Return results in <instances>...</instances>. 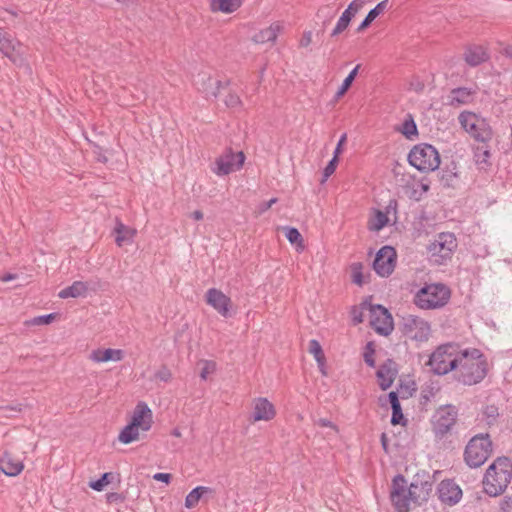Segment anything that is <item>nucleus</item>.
I'll list each match as a JSON object with an SVG mask.
<instances>
[{"instance_id": "obj_52", "label": "nucleus", "mask_w": 512, "mask_h": 512, "mask_svg": "<svg viewBox=\"0 0 512 512\" xmlns=\"http://www.w3.org/2000/svg\"><path fill=\"white\" fill-rule=\"evenodd\" d=\"M224 102L228 108L239 107L242 104L240 97L236 93H229Z\"/></svg>"}, {"instance_id": "obj_47", "label": "nucleus", "mask_w": 512, "mask_h": 512, "mask_svg": "<svg viewBox=\"0 0 512 512\" xmlns=\"http://www.w3.org/2000/svg\"><path fill=\"white\" fill-rule=\"evenodd\" d=\"M362 269L363 265L360 262L353 263L351 265L352 281L358 286H362L365 283Z\"/></svg>"}, {"instance_id": "obj_29", "label": "nucleus", "mask_w": 512, "mask_h": 512, "mask_svg": "<svg viewBox=\"0 0 512 512\" xmlns=\"http://www.w3.org/2000/svg\"><path fill=\"white\" fill-rule=\"evenodd\" d=\"M242 5V0H211L210 9L213 12L233 13Z\"/></svg>"}, {"instance_id": "obj_9", "label": "nucleus", "mask_w": 512, "mask_h": 512, "mask_svg": "<svg viewBox=\"0 0 512 512\" xmlns=\"http://www.w3.org/2000/svg\"><path fill=\"white\" fill-rule=\"evenodd\" d=\"M400 332L417 342H424L429 339L430 325L427 321L414 315L403 316L399 324Z\"/></svg>"}, {"instance_id": "obj_14", "label": "nucleus", "mask_w": 512, "mask_h": 512, "mask_svg": "<svg viewBox=\"0 0 512 512\" xmlns=\"http://www.w3.org/2000/svg\"><path fill=\"white\" fill-rule=\"evenodd\" d=\"M195 85L207 99L217 98L220 93V89L226 88L230 85V80H226L224 82L221 80H214L210 74L200 72L196 77Z\"/></svg>"}, {"instance_id": "obj_31", "label": "nucleus", "mask_w": 512, "mask_h": 512, "mask_svg": "<svg viewBox=\"0 0 512 512\" xmlns=\"http://www.w3.org/2000/svg\"><path fill=\"white\" fill-rule=\"evenodd\" d=\"M206 493H213V489L206 486H197L193 490H191L185 498V507L188 509H192L196 507Z\"/></svg>"}, {"instance_id": "obj_57", "label": "nucleus", "mask_w": 512, "mask_h": 512, "mask_svg": "<svg viewBox=\"0 0 512 512\" xmlns=\"http://www.w3.org/2000/svg\"><path fill=\"white\" fill-rule=\"evenodd\" d=\"M400 394L399 392L396 390V391H391L388 393L387 395V400L388 402L390 403L391 407L392 406H395V405H399L400 404Z\"/></svg>"}, {"instance_id": "obj_32", "label": "nucleus", "mask_w": 512, "mask_h": 512, "mask_svg": "<svg viewBox=\"0 0 512 512\" xmlns=\"http://www.w3.org/2000/svg\"><path fill=\"white\" fill-rule=\"evenodd\" d=\"M490 157H491V152H490V146L488 145V143L483 144L481 146H477L475 148V150H474L475 162L481 169H486V167L491 166V163L489 161Z\"/></svg>"}, {"instance_id": "obj_12", "label": "nucleus", "mask_w": 512, "mask_h": 512, "mask_svg": "<svg viewBox=\"0 0 512 512\" xmlns=\"http://www.w3.org/2000/svg\"><path fill=\"white\" fill-rule=\"evenodd\" d=\"M390 498L395 507L396 512H409V503L411 499L408 498L407 481L402 474H397L393 480L390 491Z\"/></svg>"}, {"instance_id": "obj_51", "label": "nucleus", "mask_w": 512, "mask_h": 512, "mask_svg": "<svg viewBox=\"0 0 512 512\" xmlns=\"http://www.w3.org/2000/svg\"><path fill=\"white\" fill-rule=\"evenodd\" d=\"M172 378V373L167 366H161V368L155 373V379L168 382Z\"/></svg>"}, {"instance_id": "obj_13", "label": "nucleus", "mask_w": 512, "mask_h": 512, "mask_svg": "<svg viewBox=\"0 0 512 512\" xmlns=\"http://www.w3.org/2000/svg\"><path fill=\"white\" fill-rule=\"evenodd\" d=\"M397 254L392 246H383L376 253L373 269L381 277L390 276L396 266Z\"/></svg>"}, {"instance_id": "obj_35", "label": "nucleus", "mask_w": 512, "mask_h": 512, "mask_svg": "<svg viewBox=\"0 0 512 512\" xmlns=\"http://www.w3.org/2000/svg\"><path fill=\"white\" fill-rule=\"evenodd\" d=\"M284 231H285V236L288 239V241L291 244L296 245V250L303 251L305 246H304L303 237H302L301 233L299 232V230L295 227H284Z\"/></svg>"}, {"instance_id": "obj_18", "label": "nucleus", "mask_w": 512, "mask_h": 512, "mask_svg": "<svg viewBox=\"0 0 512 512\" xmlns=\"http://www.w3.org/2000/svg\"><path fill=\"white\" fill-rule=\"evenodd\" d=\"M398 374V364L393 359H387L382 363L377 372L378 384L381 390L386 391L389 389Z\"/></svg>"}, {"instance_id": "obj_25", "label": "nucleus", "mask_w": 512, "mask_h": 512, "mask_svg": "<svg viewBox=\"0 0 512 512\" xmlns=\"http://www.w3.org/2000/svg\"><path fill=\"white\" fill-rule=\"evenodd\" d=\"M474 91L466 87H458L451 90L448 96V104L454 107L468 104L472 101Z\"/></svg>"}, {"instance_id": "obj_40", "label": "nucleus", "mask_w": 512, "mask_h": 512, "mask_svg": "<svg viewBox=\"0 0 512 512\" xmlns=\"http://www.w3.org/2000/svg\"><path fill=\"white\" fill-rule=\"evenodd\" d=\"M214 167H212V171L218 176L228 175L232 172V164L228 162L227 157H218L215 160Z\"/></svg>"}, {"instance_id": "obj_8", "label": "nucleus", "mask_w": 512, "mask_h": 512, "mask_svg": "<svg viewBox=\"0 0 512 512\" xmlns=\"http://www.w3.org/2000/svg\"><path fill=\"white\" fill-rule=\"evenodd\" d=\"M492 453V441L488 434H479L470 439L464 451V460L471 468L482 466Z\"/></svg>"}, {"instance_id": "obj_19", "label": "nucleus", "mask_w": 512, "mask_h": 512, "mask_svg": "<svg viewBox=\"0 0 512 512\" xmlns=\"http://www.w3.org/2000/svg\"><path fill=\"white\" fill-rule=\"evenodd\" d=\"M138 430L142 431L150 430L153 420L152 411L145 402H139L133 412L131 421L129 422Z\"/></svg>"}, {"instance_id": "obj_39", "label": "nucleus", "mask_w": 512, "mask_h": 512, "mask_svg": "<svg viewBox=\"0 0 512 512\" xmlns=\"http://www.w3.org/2000/svg\"><path fill=\"white\" fill-rule=\"evenodd\" d=\"M400 131L409 140H412L414 137L418 136V128L411 115H408V119L404 120Z\"/></svg>"}, {"instance_id": "obj_46", "label": "nucleus", "mask_w": 512, "mask_h": 512, "mask_svg": "<svg viewBox=\"0 0 512 512\" xmlns=\"http://www.w3.org/2000/svg\"><path fill=\"white\" fill-rule=\"evenodd\" d=\"M375 354V344L373 341H369L363 351V359L364 362L369 366L374 368L376 363L374 359Z\"/></svg>"}, {"instance_id": "obj_27", "label": "nucleus", "mask_w": 512, "mask_h": 512, "mask_svg": "<svg viewBox=\"0 0 512 512\" xmlns=\"http://www.w3.org/2000/svg\"><path fill=\"white\" fill-rule=\"evenodd\" d=\"M466 63L472 67L478 66L488 59L486 51L481 46H470L464 53Z\"/></svg>"}, {"instance_id": "obj_26", "label": "nucleus", "mask_w": 512, "mask_h": 512, "mask_svg": "<svg viewBox=\"0 0 512 512\" xmlns=\"http://www.w3.org/2000/svg\"><path fill=\"white\" fill-rule=\"evenodd\" d=\"M114 233L115 242L119 247H121L125 244L132 243L136 231L124 225L120 220L117 219L116 226L114 228Z\"/></svg>"}, {"instance_id": "obj_34", "label": "nucleus", "mask_w": 512, "mask_h": 512, "mask_svg": "<svg viewBox=\"0 0 512 512\" xmlns=\"http://www.w3.org/2000/svg\"><path fill=\"white\" fill-rule=\"evenodd\" d=\"M389 222L386 213L381 210H375V215L368 221V229L370 231L378 232L382 230Z\"/></svg>"}, {"instance_id": "obj_56", "label": "nucleus", "mask_w": 512, "mask_h": 512, "mask_svg": "<svg viewBox=\"0 0 512 512\" xmlns=\"http://www.w3.org/2000/svg\"><path fill=\"white\" fill-rule=\"evenodd\" d=\"M364 3L365 0H353L346 9L349 10L354 15H356L358 11L362 8Z\"/></svg>"}, {"instance_id": "obj_53", "label": "nucleus", "mask_w": 512, "mask_h": 512, "mask_svg": "<svg viewBox=\"0 0 512 512\" xmlns=\"http://www.w3.org/2000/svg\"><path fill=\"white\" fill-rule=\"evenodd\" d=\"M126 497L122 493L110 492L106 494V501L108 504L123 503Z\"/></svg>"}, {"instance_id": "obj_22", "label": "nucleus", "mask_w": 512, "mask_h": 512, "mask_svg": "<svg viewBox=\"0 0 512 512\" xmlns=\"http://www.w3.org/2000/svg\"><path fill=\"white\" fill-rule=\"evenodd\" d=\"M17 47H20V42L0 27V51L14 63L16 62L14 53L17 51Z\"/></svg>"}, {"instance_id": "obj_3", "label": "nucleus", "mask_w": 512, "mask_h": 512, "mask_svg": "<svg viewBox=\"0 0 512 512\" xmlns=\"http://www.w3.org/2000/svg\"><path fill=\"white\" fill-rule=\"evenodd\" d=\"M462 351L458 344H442L430 355L426 366H429L435 375H446L457 369Z\"/></svg>"}, {"instance_id": "obj_15", "label": "nucleus", "mask_w": 512, "mask_h": 512, "mask_svg": "<svg viewBox=\"0 0 512 512\" xmlns=\"http://www.w3.org/2000/svg\"><path fill=\"white\" fill-rule=\"evenodd\" d=\"M205 301L208 305L213 307L222 317L230 318L233 313L231 312L232 300L217 288H210L205 294Z\"/></svg>"}, {"instance_id": "obj_44", "label": "nucleus", "mask_w": 512, "mask_h": 512, "mask_svg": "<svg viewBox=\"0 0 512 512\" xmlns=\"http://www.w3.org/2000/svg\"><path fill=\"white\" fill-rule=\"evenodd\" d=\"M113 478V473L105 472L101 475V477L97 480L91 481L89 483V487L95 491H102L105 486H107Z\"/></svg>"}, {"instance_id": "obj_61", "label": "nucleus", "mask_w": 512, "mask_h": 512, "mask_svg": "<svg viewBox=\"0 0 512 512\" xmlns=\"http://www.w3.org/2000/svg\"><path fill=\"white\" fill-rule=\"evenodd\" d=\"M317 364H318V368L321 372V374L323 376H327V371L325 369V363H326V358L325 356H323L322 358L320 357L319 359H315Z\"/></svg>"}, {"instance_id": "obj_38", "label": "nucleus", "mask_w": 512, "mask_h": 512, "mask_svg": "<svg viewBox=\"0 0 512 512\" xmlns=\"http://www.w3.org/2000/svg\"><path fill=\"white\" fill-rule=\"evenodd\" d=\"M354 16L353 13L346 9L340 16L335 28L332 30L331 37H335L346 30Z\"/></svg>"}, {"instance_id": "obj_16", "label": "nucleus", "mask_w": 512, "mask_h": 512, "mask_svg": "<svg viewBox=\"0 0 512 512\" xmlns=\"http://www.w3.org/2000/svg\"><path fill=\"white\" fill-rule=\"evenodd\" d=\"M439 500L448 506L456 505L462 498V489L453 479L442 480L437 487Z\"/></svg>"}, {"instance_id": "obj_60", "label": "nucleus", "mask_w": 512, "mask_h": 512, "mask_svg": "<svg viewBox=\"0 0 512 512\" xmlns=\"http://www.w3.org/2000/svg\"><path fill=\"white\" fill-rule=\"evenodd\" d=\"M352 319L355 325L363 322V314L356 307L352 310Z\"/></svg>"}, {"instance_id": "obj_45", "label": "nucleus", "mask_w": 512, "mask_h": 512, "mask_svg": "<svg viewBox=\"0 0 512 512\" xmlns=\"http://www.w3.org/2000/svg\"><path fill=\"white\" fill-rule=\"evenodd\" d=\"M391 409H392V416H391V420H390L391 424L393 426H396V425L406 426L408 421L402 412L401 404L392 406Z\"/></svg>"}, {"instance_id": "obj_20", "label": "nucleus", "mask_w": 512, "mask_h": 512, "mask_svg": "<svg viewBox=\"0 0 512 512\" xmlns=\"http://www.w3.org/2000/svg\"><path fill=\"white\" fill-rule=\"evenodd\" d=\"M276 415L274 405L267 398H257L254 402V411L252 413V422L269 421Z\"/></svg>"}, {"instance_id": "obj_63", "label": "nucleus", "mask_w": 512, "mask_h": 512, "mask_svg": "<svg viewBox=\"0 0 512 512\" xmlns=\"http://www.w3.org/2000/svg\"><path fill=\"white\" fill-rule=\"evenodd\" d=\"M317 423L320 427H329V428L336 429V425L332 421H330L326 418H320L317 421Z\"/></svg>"}, {"instance_id": "obj_43", "label": "nucleus", "mask_w": 512, "mask_h": 512, "mask_svg": "<svg viewBox=\"0 0 512 512\" xmlns=\"http://www.w3.org/2000/svg\"><path fill=\"white\" fill-rule=\"evenodd\" d=\"M222 157H227L228 162L232 164V171L234 168H241L245 160V155L242 151H239L235 154L231 149H228L226 153L222 155Z\"/></svg>"}, {"instance_id": "obj_59", "label": "nucleus", "mask_w": 512, "mask_h": 512, "mask_svg": "<svg viewBox=\"0 0 512 512\" xmlns=\"http://www.w3.org/2000/svg\"><path fill=\"white\" fill-rule=\"evenodd\" d=\"M311 41H312V32L306 31V32H304V34L300 40V46L307 47L310 45Z\"/></svg>"}, {"instance_id": "obj_1", "label": "nucleus", "mask_w": 512, "mask_h": 512, "mask_svg": "<svg viewBox=\"0 0 512 512\" xmlns=\"http://www.w3.org/2000/svg\"><path fill=\"white\" fill-rule=\"evenodd\" d=\"M487 372V360L479 349L463 350L455 379L463 385L471 386L480 383L486 377Z\"/></svg>"}, {"instance_id": "obj_37", "label": "nucleus", "mask_w": 512, "mask_h": 512, "mask_svg": "<svg viewBox=\"0 0 512 512\" xmlns=\"http://www.w3.org/2000/svg\"><path fill=\"white\" fill-rule=\"evenodd\" d=\"M360 69V64L356 65L355 68H353L350 73L347 75V77L343 80L341 86L339 87L338 91L335 94V98L339 99L342 96L346 94V92L350 89L353 81L355 80L358 71Z\"/></svg>"}, {"instance_id": "obj_23", "label": "nucleus", "mask_w": 512, "mask_h": 512, "mask_svg": "<svg viewBox=\"0 0 512 512\" xmlns=\"http://www.w3.org/2000/svg\"><path fill=\"white\" fill-rule=\"evenodd\" d=\"M283 30V25L280 22H273L269 27L260 30L256 33L252 40L256 44H264L267 42L274 43L278 34Z\"/></svg>"}, {"instance_id": "obj_30", "label": "nucleus", "mask_w": 512, "mask_h": 512, "mask_svg": "<svg viewBox=\"0 0 512 512\" xmlns=\"http://www.w3.org/2000/svg\"><path fill=\"white\" fill-rule=\"evenodd\" d=\"M388 2V0H383L379 2L373 9H371L364 18V20L358 26L357 32H362L365 29H367L371 25V23L385 11Z\"/></svg>"}, {"instance_id": "obj_33", "label": "nucleus", "mask_w": 512, "mask_h": 512, "mask_svg": "<svg viewBox=\"0 0 512 512\" xmlns=\"http://www.w3.org/2000/svg\"><path fill=\"white\" fill-rule=\"evenodd\" d=\"M457 177V164L454 161H451L449 165H446L440 171V181L444 187H452L454 180Z\"/></svg>"}, {"instance_id": "obj_50", "label": "nucleus", "mask_w": 512, "mask_h": 512, "mask_svg": "<svg viewBox=\"0 0 512 512\" xmlns=\"http://www.w3.org/2000/svg\"><path fill=\"white\" fill-rule=\"evenodd\" d=\"M308 351L314 356L315 359L322 358L324 355L323 349L318 340L312 339L309 341Z\"/></svg>"}, {"instance_id": "obj_24", "label": "nucleus", "mask_w": 512, "mask_h": 512, "mask_svg": "<svg viewBox=\"0 0 512 512\" xmlns=\"http://www.w3.org/2000/svg\"><path fill=\"white\" fill-rule=\"evenodd\" d=\"M89 358L96 362L121 361L124 358V351L121 349H96L93 350Z\"/></svg>"}, {"instance_id": "obj_54", "label": "nucleus", "mask_w": 512, "mask_h": 512, "mask_svg": "<svg viewBox=\"0 0 512 512\" xmlns=\"http://www.w3.org/2000/svg\"><path fill=\"white\" fill-rule=\"evenodd\" d=\"M498 512H512V496H504L501 499Z\"/></svg>"}, {"instance_id": "obj_49", "label": "nucleus", "mask_w": 512, "mask_h": 512, "mask_svg": "<svg viewBox=\"0 0 512 512\" xmlns=\"http://www.w3.org/2000/svg\"><path fill=\"white\" fill-rule=\"evenodd\" d=\"M338 162L339 158L333 156L323 170V177L321 182H325L335 172Z\"/></svg>"}, {"instance_id": "obj_17", "label": "nucleus", "mask_w": 512, "mask_h": 512, "mask_svg": "<svg viewBox=\"0 0 512 512\" xmlns=\"http://www.w3.org/2000/svg\"><path fill=\"white\" fill-rule=\"evenodd\" d=\"M433 490V481L430 476L426 480H420L419 474L417 478L410 484L408 488V498L411 502L420 505L423 502L428 501Z\"/></svg>"}, {"instance_id": "obj_5", "label": "nucleus", "mask_w": 512, "mask_h": 512, "mask_svg": "<svg viewBox=\"0 0 512 512\" xmlns=\"http://www.w3.org/2000/svg\"><path fill=\"white\" fill-rule=\"evenodd\" d=\"M457 247L458 241L454 233H438L433 241L427 245L429 260L436 265H445L451 261Z\"/></svg>"}, {"instance_id": "obj_58", "label": "nucleus", "mask_w": 512, "mask_h": 512, "mask_svg": "<svg viewBox=\"0 0 512 512\" xmlns=\"http://www.w3.org/2000/svg\"><path fill=\"white\" fill-rule=\"evenodd\" d=\"M153 479L156 481H160V482L169 484L172 480V475L170 473H156L153 476Z\"/></svg>"}, {"instance_id": "obj_11", "label": "nucleus", "mask_w": 512, "mask_h": 512, "mask_svg": "<svg viewBox=\"0 0 512 512\" xmlns=\"http://www.w3.org/2000/svg\"><path fill=\"white\" fill-rule=\"evenodd\" d=\"M457 409L451 404L440 406L432 417L433 432L436 437L443 438L456 424Z\"/></svg>"}, {"instance_id": "obj_55", "label": "nucleus", "mask_w": 512, "mask_h": 512, "mask_svg": "<svg viewBox=\"0 0 512 512\" xmlns=\"http://www.w3.org/2000/svg\"><path fill=\"white\" fill-rule=\"evenodd\" d=\"M347 141V134L344 133L341 135L337 145H336V148L334 150V153H333V156L336 157V158H339V155L342 153L343 151V145L346 143Z\"/></svg>"}, {"instance_id": "obj_2", "label": "nucleus", "mask_w": 512, "mask_h": 512, "mask_svg": "<svg viewBox=\"0 0 512 512\" xmlns=\"http://www.w3.org/2000/svg\"><path fill=\"white\" fill-rule=\"evenodd\" d=\"M512 479V462L509 457H498L486 470L484 491L492 497L501 495Z\"/></svg>"}, {"instance_id": "obj_62", "label": "nucleus", "mask_w": 512, "mask_h": 512, "mask_svg": "<svg viewBox=\"0 0 512 512\" xmlns=\"http://www.w3.org/2000/svg\"><path fill=\"white\" fill-rule=\"evenodd\" d=\"M96 148L97 150H95L94 153L96 154L97 161L101 163H107L108 158L102 153L101 147L96 146Z\"/></svg>"}, {"instance_id": "obj_48", "label": "nucleus", "mask_w": 512, "mask_h": 512, "mask_svg": "<svg viewBox=\"0 0 512 512\" xmlns=\"http://www.w3.org/2000/svg\"><path fill=\"white\" fill-rule=\"evenodd\" d=\"M56 317H57V313L41 315V316L34 317L30 321V323L32 325H48V324L52 323L56 319Z\"/></svg>"}, {"instance_id": "obj_28", "label": "nucleus", "mask_w": 512, "mask_h": 512, "mask_svg": "<svg viewBox=\"0 0 512 512\" xmlns=\"http://www.w3.org/2000/svg\"><path fill=\"white\" fill-rule=\"evenodd\" d=\"M88 291V283L82 281H74L70 286L62 289L58 296L62 299H66L69 297L77 298L80 296H85Z\"/></svg>"}, {"instance_id": "obj_21", "label": "nucleus", "mask_w": 512, "mask_h": 512, "mask_svg": "<svg viewBox=\"0 0 512 512\" xmlns=\"http://www.w3.org/2000/svg\"><path fill=\"white\" fill-rule=\"evenodd\" d=\"M24 469V464L11 452L5 451L0 457V471L5 475L13 477L19 475Z\"/></svg>"}, {"instance_id": "obj_42", "label": "nucleus", "mask_w": 512, "mask_h": 512, "mask_svg": "<svg viewBox=\"0 0 512 512\" xmlns=\"http://www.w3.org/2000/svg\"><path fill=\"white\" fill-rule=\"evenodd\" d=\"M499 417V409L496 405H486L483 409V418L487 425L491 426L497 422Z\"/></svg>"}, {"instance_id": "obj_6", "label": "nucleus", "mask_w": 512, "mask_h": 512, "mask_svg": "<svg viewBox=\"0 0 512 512\" xmlns=\"http://www.w3.org/2000/svg\"><path fill=\"white\" fill-rule=\"evenodd\" d=\"M461 127L477 142L489 143L493 130L488 120L474 112L463 111L458 116Z\"/></svg>"}, {"instance_id": "obj_10", "label": "nucleus", "mask_w": 512, "mask_h": 512, "mask_svg": "<svg viewBox=\"0 0 512 512\" xmlns=\"http://www.w3.org/2000/svg\"><path fill=\"white\" fill-rule=\"evenodd\" d=\"M362 307H367L370 311V325L381 336H389L393 329L394 323L390 312L382 305H371L367 302L362 304Z\"/></svg>"}, {"instance_id": "obj_64", "label": "nucleus", "mask_w": 512, "mask_h": 512, "mask_svg": "<svg viewBox=\"0 0 512 512\" xmlns=\"http://www.w3.org/2000/svg\"><path fill=\"white\" fill-rule=\"evenodd\" d=\"M277 201H278V199H277V198H272V199H270V200H269V201H267V202H263V203H261V204H260V206H259L260 211H261V212H264V211L268 210V209H269V208H270L274 203H276Z\"/></svg>"}, {"instance_id": "obj_4", "label": "nucleus", "mask_w": 512, "mask_h": 512, "mask_svg": "<svg viewBox=\"0 0 512 512\" xmlns=\"http://www.w3.org/2000/svg\"><path fill=\"white\" fill-rule=\"evenodd\" d=\"M451 290L443 283L426 284L414 296V304L420 309L433 310L444 307L450 300Z\"/></svg>"}, {"instance_id": "obj_41", "label": "nucleus", "mask_w": 512, "mask_h": 512, "mask_svg": "<svg viewBox=\"0 0 512 512\" xmlns=\"http://www.w3.org/2000/svg\"><path fill=\"white\" fill-rule=\"evenodd\" d=\"M397 391L401 399H408L417 391L416 383L413 380L403 381L400 379Z\"/></svg>"}, {"instance_id": "obj_36", "label": "nucleus", "mask_w": 512, "mask_h": 512, "mask_svg": "<svg viewBox=\"0 0 512 512\" xmlns=\"http://www.w3.org/2000/svg\"><path fill=\"white\" fill-rule=\"evenodd\" d=\"M139 437V430L128 423L119 433L118 440L123 444H129Z\"/></svg>"}, {"instance_id": "obj_7", "label": "nucleus", "mask_w": 512, "mask_h": 512, "mask_svg": "<svg viewBox=\"0 0 512 512\" xmlns=\"http://www.w3.org/2000/svg\"><path fill=\"white\" fill-rule=\"evenodd\" d=\"M408 162L420 172H433L440 166V154L431 144L419 143L408 154Z\"/></svg>"}]
</instances>
